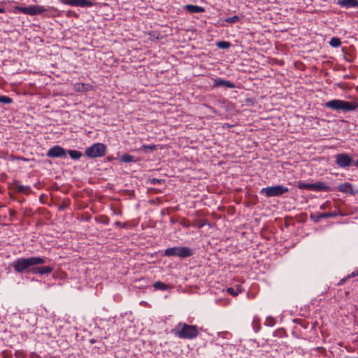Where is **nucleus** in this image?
Instances as JSON below:
<instances>
[{"instance_id": "f257e3e1", "label": "nucleus", "mask_w": 358, "mask_h": 358, "mask_svg": "<svg viewBox=\"0 0 358 358\" xmlns=\"http://www.w3.org/2000/svg\"><path fill=\"white\" fill-rule=\"evenodd\" d=\"M47 259L45 257H21L16 259L11 265L17 273L30 272V268L45 264Z\"/></svg>"}, {"instance_id": "f03ea898", "label": "nucleus", "mask_w": 358, "mask_h": 358, "mask_svg": "<svg viewBox=\"0 0 358 358\" xmlns=\"http://www.w3.org/2000/svg\"><path fill=\"white\" fill-rule=\"evenodd\" d=\"M171 332L181 339L192 340L199 336V330L196 325L188 324L185 322H179Z\"/></svg>"}, {"instance_id": "7ed1b4c3", "label": "nucleus", "mask_w": 358, "mask_h": 358, "mask_svg": "<svg viewBox=\"0 0 358 358\" xmlns=\"http://www.w3.org/2000/svg\"><path fill=\"white\" fill-rule=\"evenodd\" d=\"M324 106L336 112L347 113L355 110L358 108V103L355 101L332 99L327 101Z\"/></svg>"}, {"instance_id": "20e7f679", "label": "nucleus", "mask_w": 358, "mask_h": 358, "mask_svg": "<svg viewBox=\"0 0 358 358\" xmlns=\"http://www.w3.org/2000/svg\"><path fill=\"white\" fill-rule=\"evenodd\" d=\"M192 250L187 247H173L167 248L164 251V255L167 257L177 256L185 258L192 256Z\"/></svg>"}, {"instance_id": "39448f33", "label": "nucleus", "mask_w": 358, "mask_h": 358, "mask_svg": "<svg viewBox=\"0 0 358 358\" xmlns=\"http://www.w3.org/2000/svg\"><path fill=\"white\" fill-rule=\"evenodd\" d=\"M106 146L101 143H94L85 150V155L90 158H96L105 155Z\"/></svg>"}, {"instance_id": "423d86ee", "label": "nucleus", "mask_w": 358, "mask_h": 358, "mask_svg": "<svg viewBox=\"0 0 358 358\" xmlns=\"http://www.w3.org/2000/svg\"><path fill=\"white\" fill-rule=\"evenodd\" d=\"M289 189L287 187L279 185L262 188L260 194L266 195L267 197L278 196L287 193Z\"/></svg>"}, {"instance_id": "0eeeda50", "label": "nucleus", "mask_w": 358, "mask_h": 358, "mask_svg": "<svg viewBox=\"0 0 358 358\" xmlns=\"http://www.w3.org/2000/svg\"><path fill=\"white\" fill-rule=\"evenodd\" d=\"M15 10H17L23 14L36 15L47 11V9L43 6L37 5L28 7L15 6Z\"/></svg>"}, {"instance_id": "6e6552de", "label": "nucleus", "mask_w": 358, "mask_h": 358, "mask_svg": "<svg viewBox=\"0 0 358 358\" xmlns=\"http://www.w3.org/2000/svg\"><path fill=\"white\" fill-rule=\"evenodd\" d=\"M336 164L341 169H345L352 164V158L347 153H340L335 156Z\"/></svg>"}, {"instance_id": "1a4fd4ad", "label": "nucleus", "mask_w": 358, "mask_h": 358, "mask_svg": "<svg viewBox=\"0 0 358 358\" xmlns=\"http://www.w3.org/2000/svg\"><path fill=\"white\" fill-rule=\"evenodd\" d=\"M62 4L69 5L71 6L79 7H91L94 6V3L89 0H59Z\"/></svg>"}, {"instance_id": "9d476101", "label": "nucleus", "mask_w": 358, "mask_h": 358, "mask_svg": "<svg viewBox=\"0 0 358 358\" xmlns=\"http://www.w3.org/2000/svg\"><path fill=\"white\" fill-rule=\"evenodd\" d=\"M66 152L65 149L59 145H55L49 149L47 152V156L52 158L56 157H65Z\"/></svg>"}, {"instance_id": "9b49d317", "label": "nucleus", "mask_w": 358, "mask_h": 358, "mask_svg": "<svg viewBox=\"0 0 358 358\" xmlns=\"http://www.w3.org/2000/svg\"><path fill=\"white\" fill-rule=\"evenodd\" d=\"M53 271V268L50 266H33V268H30V272L33 274H49L52 273Z\"/></svg>"}, {"instance_id": "f8f14e48", "label": "nucleus", "mask_w": 358, "mask_h": 358, "mask_svg": "<svg viewBox=\"0 0 358 358\" xmlns=\"http://www.w3.org/2000/svg\"><path fill=\"white\" fill-rule=\"evenodd\" d=\"M184 10L190 13H199L204 12V8L196 5L187 4L184 6Z\"/></svg>"}, {"instance_id": "ddd939ff", "label": "nucleus", "mask_w": 358, "mask_h": 358, "mask_svg": "<svg viewBox=\"0 0 358 358\" xmlns=\"http://www.w3.org/2000/svg\"><path fill=\"white\" fill-rule=\"evenodd\" d=\"M338 190L343 193H353L352 185L349 182H344L338 186Z\"/></svg>"}, {"instance_id": "4468645a", "label": "nucleus", "mask_w": 358, "mask_h": 358, "mask_svg": "<svg viewBox=\"0 0 358 358\" xmlns=\"http://www.w3.org/2000/svg\"><path fill=\"white\" fill-rule=\"evenodd\" d=\"M339 4L342 7L355 8V7H358V1L357 0H341V1H340Z\"/></svg>"}, {"instance_id": "2eb2a0df", "label": "nucleus", "mask_w": 358, "mask_h": 358, "mask_svg": "<svg viewBox=\"0 0 358 358\" xmlns=\"http://www.w3.org/2000/svg\"><path fill=\"white\" fill-rule=\"evenodd\" d=\"M338 215H341V214L338 213L336 211L330 212V213H317L316 215V220L315 221H319L322 218L336 217Z\"/></svg>"}, {"instance_id": "dca6fc26", "label": "nucleus", "mask_w": 358, "mask_h": 358, "mask_svg": "<svg viewBox=\"0 0 358 358\" xmlns=\"http://www.w3.org/2000/svg\"><path fill=\"white\" fill-rule=\"evenodd\" d=\"M313 191L327 190L329 187L324 182L311 183Z\"/></svg>"}, {"instance_id": "f3484780", "label": "nucleus", "mask_w": 358, "mask_h": 358, "mask_svg": "<svg viewBox=\"0 0 358 358\" xmlns=\"http://www.w3.org/2000/svg\"><path fill=\"white\" fill-rule=\"evenodd\" d=\"M122 162L124 163H130V162H136V160L135 157L132 155H130L129 154H124L121 157L120 159Z\"/></svg>"}, {"instance_id": "a211bd4d", "label": "nucleus", "mask_w": 358, "mask_h": 358, "mask_svg": "<svg viewBox=\"0 0 358 358\" xmlns=\"http://www.w3.org/2000/svg\"><path fill=\"white\" fill-rule=\"evenodd\" d=\"M153 287L155 289H159V290H167L169 288V286L161 281H157L155 282L153 285Z\"/></svg>"}, {"instance_id": "6ab92c4d", "label": "nucleus", "mask_w": 358, "mask_h": 358, "mask_svg": "<svg viewBox=\"0 0 358 358\" xmlns=\"http://www.w3.org/2000/svg\"><path fill=\"white\" fill-rule=\"evenodd\" d=\"M252 328L255 332H258L260 330L261 325H260V319L258 317H255L252 320Z\"/></svg>"}, {"instance_id": "aec40b11", "label": "nucleus", "mask_w": 358, "mask_h": 358, "mask_svg": "<svg viewBox=\"0 0 358 358\" xmlns=\"http://www.w3.org/2000/svg\"><path fill=\"white\" fill-rule=\"evenodd\" d=\"M68 152L71 158L73 159H79L82 157V153L78 150H70Z\"/></svg>"}, {"instance_id": "412c9836", "label": "nucleus", "mask_w": 358, "mask_h": 358, "mask_svg": "<svg viewBox=\"0 0 358 358\" xmlns=\"http://www.w3.org/2000/svg\"><path fill=\"white\" fill-rule=\"evenodd\" d=\"M329 43V45L331 47L338 48V47L341 46V39L339 38L333 37V38H331V40H330Z\"/></svg>"}, {"instance_id": "4be33fe9", "label": "nucleus", "mask_w": 358, "mask_h": 358, "mask_svg": "<svg viewBox=\"0 0 358 358\" xmlns=\"http://www.w3.org/2000/svg\"><path fill=\"white\" fill-rule=\"evenodd\" d=\"M213 81H214V83H213V87H224L225 80H223L222 78H216V79H213Z\"/></svg>"}, {"instance_id": "5701e85b", "label": "nucleus", "mask_w": 358, "mask_h": 358, "mask_svg": "<svg viewBox=\"0 0 358 358\" xmlns=\"http://www.w3.org/2000/svg\"><path fill=\"white\" fill-rule=\"evenodd\" d=\"M73 90L76 92H83L87 90V87L83 83H76L73 85Z\"/></svg>"}, {"instance_id": "b1692460", "label": "nucleus", "mask_w": 358, "mask_h": 358, "mask_svg": "<svg viewBox=\"0 0 358 358\" xmlns=\"http://www.w3.org/2000/svg\"><path fill=\"white\" fill-rule=\"evenodd\" d=\"M231 45L228 41H219L217 43V46L221 49H227Z\"/></svg>"}, {"instance_id": "393cba45", "label": "nucleus", "mask_w": 358, "mask_h": 358, "mask_svg": "<svg viewBox=\"0 0 358 358\" xmlns=\"http://www.w3.org/2000/svg\"><path fill=\"white\" fill-rule=\"evenodd\" d=\"M298 187L299 189H305L308 190H311V188H313V186L311 185V183H305L303 182H299Z\"/></svg>"}, {"instance_id": "a878e982", "label": "nucleus", "mask_w": 358, "mask_h": 358, "mask_svg": "<svg viewBox=\"0 0 358 358\" xmlns=\"http://www.w3.org/2000/svg\"><path fill=\"white\" fill-rule=\"evenodd\" d=\"M0 103L9 104L13 103V99L7 96H0Z\"/></svg>"}, {"instance_id": "bb28decb", "label": "nucleus", "mask_w": 358, "mask_h": 358, "mask_svg": "<svg viewBox=\"0 0 358 358\" xmlns=\"http://www.w3.org/2000/svg\"><path fill=\"white\" fill-rule=\"evenodd\" d=\"M241 20V18L238 15H234L226 18L225 21L228 23H236Z\"/></svg>"}, {"instance_id": "cd10ccee", "label": "nucleus", "mask_w": 358, "mask_h": 358, "mask_svg": "<svg viewBox=\"0 0 358 358\" xmlns=\"http://www.w3.org/2000/svg\"><path fill=\"white\" fill-rule=\"evenodd\" d=\"M157 148V146L155 145H143L141 148L139 149V150H155Z\"/></svg>"}, {"instance_id": "c85d7f7f", "label": "nucleus", "mask_w": 358, "mask_h": 358, "mask_svg": "<svg viewBox=\"0 0 358 358\" xmlns=\"http://www.w3.org/2000/svg\"><path fill=\"white\" fill-rule=\"evenodd\" d=\"M265 324L272 327L275 324V320L272 317H268L265 321Z\"/></svg>"}, {"instance_id": "c756f323", "label": "nucleus", "mask_w": 358, "mask_h": 358, "mask_svg": "<svg viewBox=\"0 0 358 358\" xmlns=\"http://www.w3.org/2000/svg\"><path fill=\"white\" fill-rule=\"evenodd\" d=\"M227 292L228 294H229L230 295H231L233 296H238V292H236V290L232 287H228L227 289Z\"/></svg>"}, {"instance_id": "7c9ffc66", "label": "nucleus", "mask_w": 358, "mask_h": 358, "mask_svg": "<svg viewBox=\"0 0 358 358\" xmlns=\"http://www.w3.org/2000/svg\"><path fill=\"white\" fill-rule=\"evenodd\" d=\"M331 208V202L329 201H325L322 205L320 206V209L324 210Z\"/></svg>"}, {"instance_id": "2f4dec72", "label": "nucleus", "mask_w": 358, "mask_h": 358, "mask_svg": "<svg viewBox=\"0 0 358 358\" xmlns=\"http://www.w3.org/2000/svg\"><path fill=\"white\" fill-rule=\"evenodd\" d=\"M224 87L228 88H234L236 86L233 83L230 82L229 80H225Z\"/></svg>"}, {"instance_id": "473e14b6", "label": "nucleus", "mask_w": 358, "mask_h": 358, "mask_svg": "<svg viewBox=\"0 0 358 358\" xmlns=\"http://www.w3.org/2000/svg\"><path fill=\"white\" fill-rule=\"evenodd\" d=\"M162 181H163V180L152 178L150 180V183L152 185L160 184Z\"/></svg>"}, {"instance_id": "72a5a7b5", "label": "nucleus", "mask_w": 358, "mask_h": 358, "mask_svg": "<svg viewBox=\"0 0 358 358\" xmlns=\"http://www.w3.org/2000/svg\"><path fill=\"white\" fill-rule=\"evenodd\" d=\"M236 292H238V294L239 293H241L243 292V289L242 287V286L241 285H236Z\"/></svg>"}, {"instance_id": "f704fd0d", "label": "nucleus", "mask_w": 358, "mask_h": 358, "mask_svg": "<svg viewBox=\"0 0 358 358\" xmlns=\"http://www.w3.org/2000/svg\"><path fill=\"white\" fill-rule=\"evenodd\" d=\"M115 225L117 227H125V224H123L120 221L115 222Z\"/></svg>"}, {"instance_id": "c9c22d12", "label": "nucleus", "mask_w": 358, "mask_h": 358, "mask_svg": "<svg viewBox=\"0 0 358 358\" xmlns=\"http://www.w3.org/2000/svg\"><path fill=\"white\" fill-rule=\"evenodd\" d=\"M358 275V272L357 273H355V272H352L350 275H349L347 278H350L352 277H355L356 275Z\"/></svg>"}, {"instance_id": "e433bc0d", "label": "nucleus", "mask_w": 358, "mask_h": 358, "mask_svg": "<svg viewBox=\"0 0 358 358\" xmlns=\"http://www.w3.org/2000/svg\"><path fill=\"white\" fill-rule=\"evenodd\" d=\"M24 188V187L22 186V185H20V186L18 187L19 191H21V192L23 191Z\"/></svg>"}, {"instance_id": "4c0bfd02", "label": "nucleus", "mask_w": 358, "mask_h": 358, "mask_svg": "<svg viewBox=\"0 0 358 358\" xmlns=\"http://www.w3.org/2000/svg\"><path fill=\"white\" fill-rule=\"evenodd\" d=\"M345 279H346V278H343V279H342V280L340 281V282L338 283V285H343V284L344 283V282H345Z\"/></svg>"}, {"instance_id": "58836bf2", "label": "nucleus", "mask_w": 358, "mask_h": 358, "mask_svg": "<svg viewBox=\"0 0 358 358\" xmlns=\"http://www.w3.org/2000/svg\"><path fill=\"white\" fill-rule=\"evenodd\" d=\"M6 12V10L2 8H0V13H4Z\"/></svg>"}, {"instance_id": "ea45409f", "label": "nucleus", "mask_w": 358, "mask_h": 358, "mask_svg": "<svg viewBox=\"0 0 358 358\" xmlns=\"http://www.w3.org/2000/svg\"><path fill=\"white\" fill-rule=\"evenodd\" d=\"M203 225H204V223H200V224H199V228H201V227H202Z\"/></svg>"}, {"instance_id": "a19ab883", "label": "nucleus", "mask_w": 358, "mask_h": 358, "mask_svg": "<svg viewBox=\"0 0 358 358\" xmlns=\"http://www.w3.org/2000/svg\"><path fill=\"white\" fill-rule=\"evenodd\" d=\"M355 165L358 167V159L355 162Z\"/></svg>"}, {"instance_id": "79ce46f5", "label": "nucleus", "mask_w": 358, "mask_h": 358, "mask_svg": "<svg viewBox=\"0 0 358 358\" xmlns=\"http://www.w3.org/2000/svg\"><path fill=\"white\" fill-rule=\"evenodd\" d=\"M104 222H106V224H108V220H107V222H106V220H104Z\"/></svg>"}, {"instance_id": "37998d69", "label": "nucleus", "mask_w": 358, "mask_h": 358, "mask_svg": "<svg viewBox=\"0 0 358 358\" xmlns=\"http://www.w3.org/2000/svg\"><path fill=\"white\" fill-rule=\"evenodd\" d=\"M104 222H106V224H108V220H107V222H106V220H104Z\"/></svg>"}, {"instance_id": "c03bdc74", "label": "nucleus", "mask_w": 358, "mask_h": 358, "mask_svg": "<svg viewBox=\"0 0 358 358\" xmlns=\"http://www.w3.org/2000/svg\"><path fill=\"white\" fill-rule=\"evenodd\" d=\"M114 213L115 214H119V213L116 212L115 210H114Z\"/></svg>"}]
</instances>
